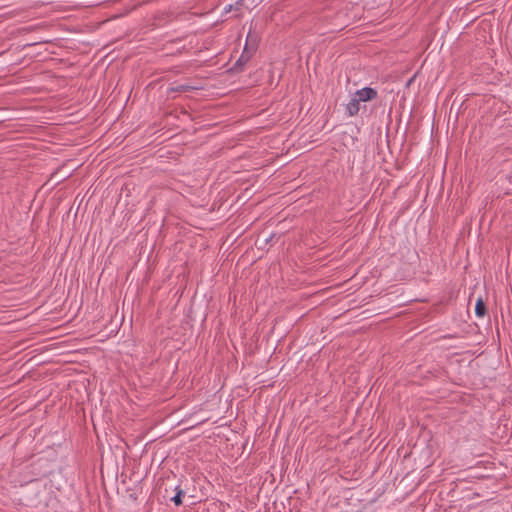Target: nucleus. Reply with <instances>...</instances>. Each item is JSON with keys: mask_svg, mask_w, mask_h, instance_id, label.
<instances>
[{"mask_svg": "<svg viewBox=\"0 0 512 512\" xmlns=\"http://www.w3.org/2000/svg\"><path fill=\"white\" fill-rule=\"evenodd\" d=\"M231 9H232V6H231V5H229V6L225 9V11H226V12H229Z\"/></svg>", "mask_w": 512, "mask_h": 512, "instance_id": "7", "label": "nucleus"}, {"mask_svg": "<svg viewBox=\"0 0 512 512\" xmlns=\"http://www.w3.org/2000/svg\"><path fill=\"white\" fill-rule=\"evenodd\" d=\"M189 89H190V87H189V86H186V85H180V86H178L175 90H176V91H187V90H189Z\"/></svg>", "mask_w": 512, "mask_h": 512, "instance_id": "6", "label": "nucleus"}, {"mask_svg": "<svg viewBox=\"0 0 512 512\" xmlns=\"http://www.w3.org/2000/svg\"><path fill=\"white\" fill-rule=\"evenodd\" d=\"M346 110L349 116L356 115L360 110V100L354 96L347 104Z\"/></svg>", "mask_w": 512, "mask_h": 512, "instance_id": "2", "label": "nucleus"}, {"mask_svg": "<svg viewBox=\"0 0 512 512\" xmlns=\"http://www.w3.org/2000/svg\"><path fill=\"white\" fill-rule=\"evenodd\" d=\"M485 312H486L485 304H484L483 300L481 298H479L476 302L475 313L478 317H483L485 315Z\"/></svg>", "mask_w": 512, "mask_h": 512, "instance_id": "3", "label": "nucleus"}, {"mask_svg": "<svg viewBox=\"0 0 512 512\" xmlns=\"http://www.w3.org/2000/svg\"><path fill=\"white\" fill-rule=\"evenodd\" d=\"M249 59V56H245L244 54L241 55L240 59L237 61V64L243 65L246 63Z\"/></svg>", "mask_w": 512, "mask_h": 512, "instance_id": "5", "label": "nucleus"}, {"mask_svg": "<svg viewBox=\"0 0 512 512\" xmlns=\"http://www.w3.org/2000/svg\"><path fill=\"white\" fill-rule=\"evenodd\" d=\"M354 96L357 97L360 102H366L375 99L377 97V91L373 88L365 87L358 90Z\"/></svg>", "mask_w": 512, "mask_h": 512, "instance_id": "1", "label": "nucleus"}, {"mask_svg": "<svg viewBox=\"0 0 512 512\" xmlns=\"http://www.w3.org/2000/svg\"><path fill=\"white\" fill-rule=\"evenodd\" d=\"M176 491V495L172 498V501L175 505L179 506L182 504V496L184 495V492L178 487L176 488Z\"/></svg>", "mask_w": 512, "mask_h": 512, "instance_id": "4", "label": "nucleus"}]
</instances>
